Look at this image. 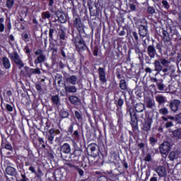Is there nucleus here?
Wrapping results in <instances>:
<instances>
[{"label": "nucleus", "instance_id": "61", "mask_svg": "<svg viewBox=\"0 0 181 181\" xmlns=\"http://www.w3.org/2000/svg\"><path fill=\"white\" fill-rule=\"evenodd\" d=\"M129 8L131 9V11H135V9H136V6H135V4H129Z\"/></svg>", "mask_w": 181, "mask_h": 181}, {"label": "nucleus", "instance_id": "7", "mask_svg": "<svg viewBox=\"0 0 181 181\" xmlns=\"http://www.w3.org/2000/svg\"><path fill=\"white\" fill-rule=\"evenodd\" d=\"M74 25L76 29H78L79 33L84 32V25L81 23L80 17L76 16L74 20Z\"/></svg>", "mask_w": 181, "mask_h": 181}, {"label": "nucleus", "instance_id": "48", "mask_svg": "<svg viewBox=\"0 0 181 181\" xmlns=\"http://www.w3.org/2000/svg\"><path fill=\"white\" fill-rule=\"evenodd\" d=\"M4 148L5 149H8V151H11V152L13 151V148H12V145L9 144H5Z\"/></svg>", "mask_w": 181, "mask_h": 181}, {"label": "nucleus", "instance_id": "64", "mask_svg": "<svg viewBox=\"0 0 181 181\" xmlns=\"http://www.w3.org/2000/svg\"><path fill=\"white\" fill-rule=\"evenodd\" d=\"M145 71H146V73H150L151 74V73H152V69L149 67H147V68L145 69Z\"/></svg>", "mask_w": 181, "mask_h": 181}, {"label": "nucleus", "instance_id": "25", "mask_svg": "<svg viewBox=\"0 0 181 181\" xmlns=\"http://www.w3.org/2000/svg\"><path fill=\"white\" fill-rule=\"evenodd\" d=\"M156 100L158 103L159 105H162V104L166 103V98L165 96L158 95L156 97Z\"/></svg>", "mask_w": 181, "mask_h": 181}, {"label": "nucleus", "instance_id": "52", "mask_svg": "<svg viewBox=\"0 0 181 181\" xmlns=\"http://www.w3.org/2000/svg\"><path fill=\"white\" fill-rule=\"evenodd\" d=\"M75 170H77V172L78 173L80 176H83V175H84V171L83 170H81V168H79L78 167H76L75 168Z\"/></svg>", "mask_w": 181, "mask_h": 181}, {"label": "nucleus", "instance_id": "54", "mask_svg": "<svg viewBox=\"0 0 181 181\" xmlns=\"http://www.w3.org/2000/svg\"><path fill=\"white\" fill-rule=\"evenodd\" d=\"M162 4H163L164 8H165V9H169V4L168 3L167 1L163 0V1H162Z\"/></svg>", "mask_w": 181, "mask_h": 181}, {"label": "nucleus", "instance_id": "45", "mask_svg": "<svg viewBox=\"0 0 181 181\" xmlns=\"http://www.w3.org/2000/svg\"><path fill=\"white\" fill-rule=\"evenodd\" d=\"M40 69L39 68L32 69H31V74H41Z\"/></svg>", "mask_w": 181, "mask_h": 181}, {"label": "nucleus", "instance_id": "4", "mask_svg": "<svg viewBox=\"0 0 181 181\" xmlns=\"http://www.w3.org/2000/svg\"><path fill=\"white\" fill-rule=\"evenodd\" d=\"M35 56H38L34 61L35 64H41L46 62V55L43 54V49H38L35 52Z\"/></svg>", "mask_w": 181, "mask_h": 181}, {"label": "nucleus", "instance_id": "5", "mask_svg": "<svg viewBox=\"0 0 181 181\" xmlns=\"http://www.w3.org/2000/svg\"><path fill=\"white\" fill-rule=\"evenodd\" d=\"M181 102L177 99H175L171 100L169 104V107L170 108L171 111L176 114L179 111V107H180Z\"/></svg>", "mask_w": 181, "mask_h": 181}, {"label": "nucleus", "instance_id": "29", "mask_svg": "<svg viewBox=\"0 0 181 181\" xmlns=\"http://www.w3.org/2000/svg\"><path fill=\"white\" fill-rule=\"evenodd\" d=\"M35 177H37L38 180L42 181V176H43V172L42 171V170H40V168H38L37 173L35 172Z\"/></svg>", "mask_w": 181, "mask_h": 181}, {"label": "nucleus", "instance_id": "39", "mask_svg": "<svg viewBox=\"0 0 181 181\" xmlns=\"http://www.w3.org/2000/svg\"><path fill=\"white\" fill-rule=\"evenodd\" d=\"M162 47H163V45H162L160 43H157L156 45V48L157 49V50H158V53H160V54H163V53Z\"/></svg>", "mask_w": 181, "mask_h": 181}, {"label": "nucleus", "instance_id": "46", "mask_svg": "<svg viewBox=\"0 0 181 181\" xmlns=\"http://www.w3.org/2000/svg\"><path fill=\"white\" fill-rule=\"evenodd\" d=\"M88 148L90 149L91 152L94 153V151L97 149V144H91L88 146Z\"/></svg>", "mask_w": 181, "mask_h": 181}, {"label": "nucleus", "instance_id": "9", "mask_svg": "<svg viewBox=\"0 0 181 181\" xmlns=\"http://www.w3.org/2000/svg\"><path fill=\"white\" fill-rule=\"evenodd\" d=\"M147 54L150 57V59H155L156 56V48L155 45H151L147 47Z\"/></svg>", "mask_w": 181, "mask_h": 181}, {"label": "nucleus", "instance_id": "11", "mask_svg": "<svg viewBox=\"0 0 181 181\" xmlns=\"http://www.w3.org/2000/svg\"><path fill=\"white\" fill-rule=\"evenodd\" d=\"M163 40L165 45H172V38L169 36L168 31L165 30H163Z\"/></svg>", "mask_w": 181, "mask_h": 181}, {"label": "nucleus", "instance_id": "41", "mask_svg": "<svg viewBox=\"0 0 181 181\" xmlns=\"http://www.w3.org/2000/svg\"><path fill=\"white\" fill-rule=\"evenodd\" d=\"M149 141L150 145L152 146H155L156 142H158V139H156L155 137H150Z\"/></svg>", "mask_w": 181, "mask_h": 181}, {"label": "nucleus", "instance_id": "12", "mask_svg": "<svg viewBox=\"0 0 181 181\" xmlns=\"http://www.w3.org/2000/svg\"><path fill=\"white\" fill-rule=\"evenodd\" d=\"M98 71L100 81L102 83H105L107 81V77L105 76V69L100 67Z\"/></svg>", "mask_w": 181, "mask_h": 181}, {"label": "nucleus", "instance_id": "60", "mask_svg": "<svg viewBox=\"0 0 181 181\" xmlns=\"http://www.w3.org/2000/svg\"><path fill=\"white\" fill-rule=\"evenodd\" d=\"M98 181H108V180H107V177L104 176H101L98 179Z\"/></svg>", "mask_w": 181, "mask_h": 181}, {"label": "nucleus", "instance_id": "47", "mask_svg": "<svg viewBox=\"0 0 181 181\" xmlns=\"http://www.w3.org/2000/svg\"><path fill=\"white\" fill-rule=\"evenodd\" d=\"M144 160H146V162H151V160H152V156L150 153L146 154Z\"/></svg>", "mask_w": 181, "mask_h": 181}, {"label": "nucleus", "instance_id": "38", "mask_svg": "<svg viewBox=\"0 0 181 181\" xmlns=\"http://www.w3.org/2000/svg\"><path fill=\"white\" fill-rule=\"evenodd\" d=\"M59 115L61 118H67L69 117V112L62 110L59 112Z\"/></svg>", "mask_w": 181, "mask_h": 181}, {"label": "nucleus", "instance_id": "10", "mask_svg": "<svg viewBox=\"0 0 181 181\" xmlns=\"http://www.w3.org/2000/svg\"><path fill=\"white\" fill-rule=\"evenodd\" d=\"M56 16L58 18V21L60 23H66L67 22V17L66 14L60 11L55 12Z\"/></svg>", "mask_w": 181, "mask_h": 181}, {"label": "nucleus", "instance_id": "59", "mask_svg": "<svg viewBox=\"0 0 181 181\" xmlns=\"http://www.w3.org/2000/svg\"><path fill=\"white\" fill-rule=\"evenodd\" d=\"M65 165L66 166H69V168H74L76 169V168H77V166L70 163H66Z\"/></svg>", "mask_w": 181, "mask_h": 181}, {"label": "nucleus", "instance_id": "24", "mask_svg": "<svg viewBox=\"0 0 181 181\" xmlns=\"http://www.w3.org/2000/svg\"><path fill=\"white\" fill-rule=\"evenodd\" d=\"M136 112H144L145 110V105L142 103H136L135 105Z\"/></svg>", "mask_w": 181, "mask_h": 181}, {"label": "nucleus", "instance_id": "40", "mask_svg": "<svg viewBox=\"0 0 181 181\" xmlns=\"http://www.w3.org/2000/svg\"><path fill=\"white\" fill-rule=\"evenodd\" d=\"M170 160H175L176 159V152L172 151L168 156Z\"/></svg>", "mask_w": 181, "mask_h": 181}, {"label": "nucleus", "instance_id": "63", "mask_svg": "<svg viewBox=\"0 0 181 181\" xmlns=\"http://www.w3.org/2000/svg\"><path fill=\"white\" fill-rule=\"evenodd\" d=\"M51 50L52 51V54H56V53H57L58 49L52 47L51 48Z\"/></svg>", "mask_w": 181, "mask_h": 181}, {"label": "nucleus", "instance_id": "27", "mask_svg": "<svg viewBox=\"0 0 181 181\" xmlns=\"http://www.w3.org/2000/svg\"><path fill=\"white\" fill-rule=\"evenodd\" d=\"M119 87L121 90H125L127 88H128V86L127 85V81H125L124 79H122L119 82Z\"/></svg>", "mask_w": 181, "mask_h": 181}, {"label": "nucleus", "instance_id": "37", "mask_svg": "<svg viewBox=\"0 0 181 181\" xmlns=\"http://www.w3.org/2000/svg\"><path fill=\"white\" fill-rule=\"evenodd\" d=\"M159 112L161 115H168V114H169V110L166 107H162L159 110Z\"/></svg>", "mask_w": 181, "mask_h": 181}, {"label": "nucleus", "instance_id": "30", "mask_svg": "<svg viewBox=\"0 0 181 181\" xmlns=\"http://www.w3.org/2000/svg\"><path fill=\"white\" fill-rule=\"evenodd\" d=\"M161 118H162L163 121L168 122V121H169V119H170V121H175L176 116H175V117L170 116V115H168L167 117L163 116Z\"/></svg>", "mask_w": 181, "mask_h": 181}, {"label": "nucleus", "instance_id": "42", "mask_svg": "<svg viewBox=\"0 0 181 181\" xmlns=\"http://www.w3.org/2000/svg\"><path fill=\"white\" fill-rule=\"evenodd\" d=\"M147 12L150 15H153V13H156V10H155V8H153L152 6H149V7H148Z\"/></svg>", "mask_w": 181, "mask_h": 181}, {"label": "nucleus", "instance_id": "36", "mask_svg": "<svg viewBox=\"0 0 181 181\" xmlns=\"http://www.w3.org/2000/svg\"><path fill=\"white\" fill-rule=\"evenodd\" d=\"M139 28H148V21L145 19L140 20V25Z\"/></svg>", "mask_w": 181, "mask_h": 181}, {"label": "nucleus", "instance_id": "58", "mask_svg": "<svg viewBox=\"0 0 181 181\" xmlns=\"http://www.w3.org/2000/svg\"><path fill=\"white\" fill-rule=\"evenodd\" d=\"M35 88L37 90V91H42V86L39 83L35 85Z\"/></svg>", "mask_w": 181, "mask_h": 181}, {"label": "nucleus", "instance_id": "16", "mask_svg": "<svg viewBox=\"0 0 181 181\" xmlns=\"http://www.w3.org/2000/svg\"><path fill=\"white\" fill-rule=\"evenodd\" d=\"M156 172H157L158 176L163 177L164 176H166L167 173H166V168L163 166H158L156 169Z\"/></svg>", "mask_w": 181, "mask_h": 181}, {"label": "nucleus", "instance_id": "32", "mask_svg": "<svg viewBox=\"0 0 181 181\" xmlns=\"http://www.w3.org/2000/svg\"><path fill=\"white\" fill-rule=\"evenodd\" d=\"M160 62L161 63V65L163 66V67H168V66H169V61H168V59H165V58H161L160 59Z\"/></svg>", "mask_w": 181, "mask_h": 181}, {"label": "nucleus", "instance_id": "1", "mask_svg": "<svg viewBox=\"0 0 181 181\" xmlns=\"http://www.w3.org/2000/svg\"><path fill=\"white\" fill-rule=\"evenodd\" d=\"M8 57L11 60V62H13L18 67V69L21 70L23 69V67H25V64L23 63V61H22V59H21V56H19V54L16 52V51H13L11 53H8Z\"/></svg>", "mask_w": 181, "mask_h": 181}, {"label": "nucleus", "instance_id": "17", "mask_svg": "<svg viewBox=\"0 0 181 181\" xmlns=\"http://www.w3.org/2000/svg\"><path fill=\"white\" fill-rule=\"evenodd\" d=\"M5 172L7 175H9L10 176H16L17 175L16 169L11 166L6 167Z\"/></svg>", "mask_w": 181, "mask_h": 181}, {"label": "nucleus", "instance_id": "33", "mask_svg": "<svg viewBox=\"0 0 181 181\" xmlns=\"http://www.w3.org/2000/svg\"><path fill=\"white\" fill-rule=\"evenodd\" d=\"M52 101L54 104H55V105H59V103H60V99L59 98L58 95L52 96Z\"/></svg>", "mask_w": 181, "mask_h": 181}, {"label": "nucleus", "instance_id": "18", "mask_svg": "<svg viewBox=\"0 0 181 181\" xmlns=\"http://www.w3.org/2000/svg\"><path fill=\"white\" fill-rule=\"evenodd\" d=\"M66 83L67 84H72L73 86L76 85L77 83V76L73 75L66 78Z\"/></svg>", "mask_w": 181, "mask_h": 181}, {"label": "nucleus", "instance_id": "50", "mask_svg": "<svg viewBox=\"0 0 181 181\" xmlns=\"http://www.w3.org/2000/svg\"><path fill=\"white\" fill-rule=\"evenodd\" d=\"M124 104V100H122V98H119L118 101H117V107H119L121 108V107H122Z\"/></svg>", "mask_w": 181, "mask_h": 181}, {"label": "nucleus", "instance_id": "55", "mask_svg": "<svg viewBox=\"0 0 181 181\" xmlns=\"http://www.w3.org/2000/svg\"><path fill=\"white\" fill-rule=\"evenodd\" d=\"M6 109L7 110V111H9V112L13 111V107L9 104H7L6 105Z\"/></svg>", "mask_w": 181, "mask_h": 181}, {"label": "nucleus", "instance_id": "22", "mask_svg": "<svg viewBox=\"0 0 181 181\" xmlns=\"http://www.w3.org/2000/svg\"><path fill=\"white\" fill-rule=\"evenodd\" d=\"M1 62L5 69H11V62L9 61V59H8V57H4L1 59Z\"/></svg>", "mask_w": 181, "mask_h": 181}, {"label": "nucleus", "instance_id": "51", "mask_svg": "<svg viewBox=\"0 0 181 181\" xmlns=\"http://www.w3.org/2000/svg\"><path fill=\"white\" fill-rule=\"evenodd\" d=\"M132 36H133V37H134L136 42H138V40H139V37L138 36V33H136V31L132 33Z\"/></svg>", "mask_w": 181, "mask_h": 181}, {"label": "nucleus", "instance_id": "3", "mask_svg": "<svg viewBox=\"0 0 181 181\" xmlns=\"http://www.w3.org/2000/svg\"><path fill=\"white\" fill-rule=\"evenodd\" d=\"M73 42H74L76 47H78V52H83L87 49V45H86V42L83 38L76 37L73 39Z\"/></svg>", "mask_w": 181, "mask_h": 181}, {"label": "nucleus", "instance_id": "23", "mask_svg": "<svg viewBox=\"0 0 181 181\" xmlns=\"http://www.w3.org/2000/svg\"><path fill=\"white\" fill-rule=\"evenodd\" d=\"M173 136L175 139H181V129H177L173 132Z\"/></svg>", "mask_w": 181, "mask_h": 181}, {"label": "nucleus", "instance_id": "6", "mask_svg": "<svg viewBox=\"0 0 181 181\" xmlns=\"http://www.w3.org/2000/svg\"><path fill=\"white\" fill-rule=\"evenodd\" d=\"M129 115L131 117V125L134 128H138V117H136V113L135 110L130 109L129 110Z\"/></svg>", "mask_w": 181, "mask_h": 181}, {"label": "nucleus", "instance_id": "31", "mask_svg": "<svg viewBox=\"0 0 181 181\" xmlns=\"http://www.w3.org/2000/svg\"><path fill=\"white\" fill-rule=\"evenodd\" d=\"M156 86L159 91H163V90L165 89V84H163V80H161V82L160 83L157 82Z\"/></svg>", "mask_w": 181, "mask_h": 181}, {"label": "nucleus", "instance_id": "20", "mask_svg": "<svg viewBox=\"0 0 181 181\" xmlns=\"http://www.w3.org/2000/svg\"><path fill=\"white\" fill-rule=\"evenodd\" d=\"M69 101L71 104H74V105H79L81 100L77 96H71L69 97Z\"/></svg>", "mask_w": 181, "mask_h": 181}, {"label": "nucleus", "instance_id": "53", "mask_svg": "<svg viewBox=\"0 0 181 181\" xmlns=\"http://www.w3.org/2000/svg\"><path fill=\"white\" fill-rule=\"evenodd\" d=\"M172 127H173V122L170 121L165 123V128H170Z\"/></svg>", "mask_w": 181, "mask_h": 181}, {"label": "nucleus", "instance_id": "62", "mask_svg": "<svg viewBox=\"0 0 181 181\" xmlns=\"http://www.w3.org/2000/svg\"><path fill=\"white\" fill-rule=\"evenodd\" d=\"M29 170L32 172V173H34V175L36 173V170L35 169V167L31 166L29 168Z\"/></svg>", "mask_w": 181, "mask_h": 181}, {"label": "nucleus", "instance_id": "34", "mask_svg": "<svg viewBox=\"0 0 181 181\" xmlns=\"http://www.w3.org/2000/svg\"><path fill=\"white\" fill-rule=\"evenodd\" d=\"M52 14L49 11H45L42 13V19H50Z\"/></svg>", "mask_w": 181, "mask_h": 181}, {"label": "nucleus", "instance_id": "57", "mask_svg": "<svg viewBox=\"0 0 181 181\" xmlns=\"http://www.w3.org/2000/svg\"><path fill=\"white\" fill-rule=\"evenodd\" d=\"M93 55L98 56V47H95L93 49Z\"/></svg>", "mask_w": 181, "mask_h": 181}, {"label": "nucleus", "instance_id": "19", "mask_svg": "<svg viewBox=\"0 0 181 181\" xmlns=\"http://www.w3.org/2000/svg\"><path fill=\"white\" fill-rule=\"evenodd\" d=\"M139 33L141 37L148 36V27H139Z\"/></svg>", "mask_w": 181, "mask_h": 181}, {"label": "nucleus", "instance_id": "35", "mask_svg": "<svg viewBox=\"0 0 181 181\" xmlns=\"http://www.w3.org/2000/svg\"><path fill=\"white\" fill-rule=\"evenodd\" d=\"M15 4V0H6V7L8 9H12L13 4Z\"/></svg>", "mask_w": 181, "mask_h": 181}, {"label": "nucleus", "instance_id": "43", "mask_svg": "<svg viewBox=\"0 0 181 181\" xmlns=\"http://www.w3.org/2000/svg\"><path fill=\"white\" fill-rule=\"evenodd\" d=\"M175 122L181 125V112L175 115Z\"/></svg>", "mask_w": 181, "mask_h": 181}, {"label": "nucleus", "instance_id": "8", "mask_svg": "<svg viewBox=\"0 0 181 181\" xmlns=\"http://www.w3.org/2000/svg\"><path fill=\"white\" fill-rule=\"evenodd\" d=\"M60 151H61V158L62 159H66L63 158V153L69 154L71 152V147H70V144L65 143L60 147Z\"/></svg>", "mask_w": 181, "mask_h": 181}, {"label": "nucleus", "instance_id": "56", "mask_svg": "<svg viewBox=\"0 0 181 181\" xmlns=\"http://www.w3.org/2000/svg\"><path fill=\"white\" fill-rule=\"evenodd\" d=\"M138 147L139 148V149H142V151H144L145 150V144L139 143V144H138Z\"/></svg>", "mask_w": 181, "mask_h": 181}, {"label": "nucleus", "instance_id": "44", "mask_svg": "<svg viewBox=\"0 0 181 181\" xmlns=\"http://www.w3.org/2000/svg\"><path fill=\"white\" fill-rule=\"evenodd\" d=\"M75 117L78 121H83V115L78 111L75 112Z\"/></svg>", "mask_w": 181, "mask_h": 181}, {"label": "nucleus", "instance_id": "28", "mask_svg": "<svg viewBox=\"0 0 181 181\" xmlns=\"http://www.w3.org/2000/svg\"><path fill=\"white\" fill-rule=\"evenodd\" d=\"M56 30L53 28H50L49 30V40H53L54 36L56 35Z\"/></svg>", "mask_w": 181, "mask_h": 181}, {"label": "nucleus", "instance_id": "15", "mask_svg": "<svg viewBox=\"0 0 181 181\" xmlns=\"http://www.w3.org/2000/svg\"><path fill=\"white\" fill-rule=\"evenodd\" d=\"M152 125V119L148 117L146 119L144 125L143 130L148 132V131H151V126Z\"/></svg>", "mask_w": 181, "mask_h": 181}, {"label": "nucleus", "instance_id": "14", "mask_svg": "<svg viewBox=\"0 0 181 181\" xmlns=\"http://www.w3.org/2000/svg\"><path fill=\"white\" fill-rule=\"evenodd\" d=\"M154 64V71H157L156 76H157L158 74L160 73L162 70H163V66L160 63V60H155L153 62Z\"/></svg>", "mask_w": 181, "mask_h": 181}, {"label": "nucleus", "instance_id": "26", "mask_svg": "<svg viewBox=\"0 0 181 181\" xmlns=\"http://www.w3.org/2000/svg\"><path fill=\"white\" fill-rule=\"evenodd\" d=\"M58 33L59 39H61V40H66V39H67V35H66V31L63 29H61Z\"/></svg>", "mask_w": 181, "mask_h": 181}, {"label": "nucleus", "instance_id": "13", "mask_svg": "<svg viewBox=\"0 0 181 181\" xmlns=\"http://www.w3.org/2000/svg\"><path fill=\"white\" fill-rule=\"evenodd\" d=\"M144 103H146V105L147 108H150L152 110L155 107V100L150 97H146L144 99Z\"/></svg>", "mask_w": 181, "mask_h": 181}, {"label": "nucleus", "instance_id": "49", "mask_svg": "<svg viewBox=\"0 0 181 181\" xmlns=\"http://www.w3.org/2000/svg\"><path fill=\"white\" fill-rule=\"evenodd\" d=\"M22 37L24 42H29V35L27 33L22 34Z\"/></svg>", "mask_w": 181, "mask_h": 181}, {"label": "nucleus", "instance_id": "2", "mask_svg": "<svg viewBox=\"0 0 181 181\" xmlns=\"http://www.w3.org/2000/svg\"><path fill=\"white\" fill-rule=\"evenodd\" d=\"M171 148L170 143L168 141H163L158 148L160 153L161 155H165V156H168Z\"/></svg>", "mask_w": 181, "mask_h": 181}, {"label": "nucleus", "instance_id": "21", "mask_svg": "<svg viewBox=\"0 0 181 181\" xmlns=\"http://www.w3.org/2000/svg\"><path fill=\"white\" fill-rule=\"evenodd\" d=\"M64 90L65 93H76L77 92V88L74 86H66L64 85Z\"/></svg>", "mask_w": 181, "mask_h": 181}]
</instances>
